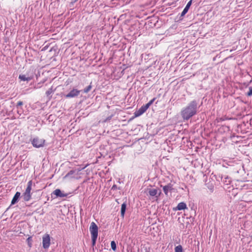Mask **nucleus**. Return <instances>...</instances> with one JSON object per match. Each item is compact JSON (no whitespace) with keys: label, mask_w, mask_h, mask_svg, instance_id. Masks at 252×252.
<instances>
[{"label":"nucleus","mask_w":252,"mask_h":252,"mask_svg":"<svg viewBox=\"0 0 252 252\" xmlns=\"http://www.w3.org/2000/svg\"><path fill=\"white\" fill-rule=\"evenodd\" d=\"M197 105L198 103L196 100H192L181 111V115L183 120H188L196 114L198 108Z\"/></svg>","instance_id":"nucleus-1"},{"label":"nucleus","mask_w":252,"mask_h":252,"mask_svg":"<svg viewBox=\"0 0 252 252\" xmlns=\"http://www.w3.org/2000/svg\"><path fill=\"white\" fill-rule=\"evenodd\" d=\"M43 247L45 249H47L50 245V237L48 234H45L42 238Z\"/></svg>","instance_id":"nucleus-2"},{"label":"nucleus","mask_w":252,"mask_h":252,"mask_svg":"<svg viewBox=\"0 0 252 252\" xmlns=\"http://www.w3.org/2000/svg\"><path fill=\"white\" fill-rule=\"evenodd\" d=\"M45 140L39 139L38 138H34L32 141V144L33 147L39 148L44 146Z\"/></svg>","instance_id":"nucleus-3"},{"label":"nucleus","mask_w":252,"mask_h":252,"mask_svg":"<svg viewBox=\"0 0 252 252\" xmlns=\"http://www.w3.org/2000/svg\"><path fill=\"white\" fill-rule=\"evenodd\" d=\"M90 230L91 233L92 237H97L98 236V227L97 225L94 222H92L91 223L90 227Z\"/></svg>","instance_id":"nucleus-4"},{"label":"nucleus","mask_w":252,"mask_h":252,"mask_svg":"<svg viewBox=\"0 0 252 252\" xmlns=\"http://www.w3.org/2000/svg\"><path fill=\"white\" fill-rule=\"evenodd\" d=\"M80 91L77 89H73L68 94L65 95L66 97H73L79 94Z\"/></svg>","instance_id":"nucleus-5"},{"label":"nucleus","mask_w":252,"mask_h":252,"mask_svg":"<svg viewBox=\"0 0 252 252\" xmlns=\"http://www.w3.org/2000/svg\"><path fill=\"white\" fill-rule=\"evenodd\" d=\"M20 195H21V193L20 192L17 191L16 192V193L15 194L14 197H13V198L12 199V201L11 202V205H14L18 202L19 199L20 197Z\"/></svg>","instance_id":"nucleus-6"},{"label":"nucleus","mask_w":252,"mask_h":252,"mask_svg":"<svg viewBox=\"0 0 252 252\" xmlns=\"http://www.w3.org/2000/svg\"><path fill=\"white\" fill-rule=\"evenodd\" d=\"M53 193L56 195L57 197H63L67 196V193H63L60 189H55Z\"/></svg>","instance_id":"nucleus-7"},{"label":"nucleus","mask_w":252,"mask_h":252,"mask_svg":"<svg viewBox=\"0 0 252 252\" xmlns=\"http://www.w3.org/2000/svg\"><path fill=\"white\" fill-rule=\"evenodd\" d=\"M192 0H189L188 3H187V5L186 6L185 8H184V9L183 10V11H182V13H181V16H184L188 11L191 3H192Z\"/></svg>","instance_id":"nucleus-8"},{"label":"nucleus","mask_w":252,"mask_h":252,"mask_svg":"<svg viewBox=\"0 0 252 252\" xmlns=\"http://www.w3.org/2000/svg\"><path fill=\"white\" fill-rule=\"evenodd\" d=\"M22 197L25 201L30 200L31 198V192L25 190V192L23 194Z\"/></svg>","instance_id":"nucleus-9"},{"label":"nucleus","mask_w":252,"mask_h":252,"mask_svg":"<svg viewBox=\"0 0 252 252\" xmlns=\"http://www.w3.org/2000/svg\"><path fill=\"white\" fill-rule=\"evenodd\" d=\"M146 110L142 106L138 110L135 111L134 113V116L135 117H138L143 114Z\"/></svg>","instance_id":"nucleus-10"},{"label":"nucleus","mask_w":252,"mask_h":252,"mask_svg":"<svg viewBox=\"0 0 252 252\" xmlns=\"http://www.w3.org/2000/svg\"><path fill=\"white\" fill-rule=\"evenodd\" d=\"M172 189V186L170 184L165 186L163 187V190L166 195H167L168 192L169 190Z\"/></svg>","instance_id":"nucleus-11"},{"label":"nucleus","mask_w":252,"mask_h":252,"mask_svg":"<svg viewBox=\"0 0 252 252\" xmlns=\"http://www.w3.org/2000/svg\"><path fill=\"white\" fill-rule=\"evenodd\" d=\"M126 205L125 203H124L123 204H122V205L121 206V214L123 218H124V216H125V214L126 210Z\"/></svg>","instance_id":"nucleus-12"},{"label":"nucleus","mask_w":252,"mask_h":252,"mask_svg":"<svg viewBox=\"0 0 252 252\" xmlns=\"http://www.w3.org/2000/svg\"><path fill=\"white\" fill-rule=\"evenodd\" d=\"M19 78L21 81H29L32 79V77H27L26 75H20L19 76Z\"/></svg>","instance_id":"nucleus-13"},{"label":"nucleus","mask_w":252,"mask_h":252,"mask_svg":"<svg viewBox=\"0 0 252 252\" xmlns=\"http://www.w3.org/2000/svg\"><path fill=\"white\" fill-rule=\"evenodd\" d=\"M187 208L186 203L184 202H181L178 204L177 208L178 210H182Z\"/></svg>","instance_id":"nucleus-14"},{"label":"nucleus","mask_w":252,"mask_h":252,"mask_svg":"<svg viewBox=\"0 0 252 252\" xmlns=\"http://www.w3.org/2000/svg\"><path fill=\"white\" fill-rule=\"evenodd\" d=\"M158 192V190L156 189H150L149 190V194L152 196H155Z\"/></svg>","instance_id":"nucleus-15"},{"label":"nucleus","mask_w":252,"mask_h":252,"mask_svg":"<svg viewBox=\"0 0 252 252\" xmlns=\"http://www.w3.org/2000/svg\"><path fill=\"white\" fill-rule=\"evenodd\" d=\"M32 180L30 181L28 183V186L26 189V191H28V192H31L32 190Z\"/></svg>","instance_id":"nucleus-16"},{"label":"nucleus","mask_w":252,"mask_h":252,"mask_svg":"<svg viewBox=\"0 0 252 252\" xmlns=\"http://www.w3.org/2000/svg\"><path fill=\"white\" fill-rule=\"evenodd\" d=\"M175 252H183V248L181 245H178L175 248Z\"/></svg>","instance_id":"nucleus-17"},{"label":"nucleus","mask_w":252,"mask_h":252,"mask_svg":"<svg viewBox=\"0 0 252 252\" xmlns=\"http://www.w3.org/2000/svg\"><path fill=\"white\" fill-rule=\"evenodd\" d=\"M111 248H112V249L114 251H115L116 250V249H117V246H116V243L115 242V241H112L111 242Z\"/></svg>","instance_id":"nucleus-18"},{"label":"nucleus","mask_w":252,"mask_h":252,"mask_svg":"<svg viewBox=\"0 0 252 252\" xmlns=\"http://www.w3.org/2000/svg\"><path fill=\"white\" fill-rule=\"evenodd\" d=\"M75 172V170H71L64 176V178H67L71 177V175L74 174Z\"/></svg>","instance_id":"nucleus-19"},{"label":"nucleus","mask_w":252,"mask_h":252,"mask_svg":"<svg viewBox=\"0 0 252 252\" xmlns=\"http://www.w3.org/2000/svg\"><path fill=\"white\" fill-rule=\"evenodd\" d=\"M97 237H92V246L94 247L96 243Z\"/></svg>","instance_id":"nucleus-20"},{"label":"nucleus","mask_w":252,"mask_h":252,"mask_svg":"<svg viewBox=\"0 0 252 252\" xmlns=\"http://www.w3.org/2000/svg\"><path fill=\"white\" fill-rule=\"evenodd\" d=\"M91 88H92V86H91V85H90L87 88H86L84 89V92L85 93H88L91 90Z\"/></svg>","instance_id":"nucleus-21"},{"label":"nucleus","mask_w":252,"mask_h":252,"mask_svg":"<svg viewBox=\"0 0 252 252\" xmlns=\"http://www.w3.org/2000/svg\"><path fill=\"white\" fill-rule=\"evenodd\" d=\"M214 188V186L212 183L209 184L208 186V188L210 189V190L211 192H212L213 191Z\"/></svg>","instance_id":"nucleus-22"},{"label":"nucleus","mask_w":252,"mask_h":252,"mask_svg":"<svg viewBox=\"0 0 252 252\" xmlns=\"http://www.w3.org/2000/svg\"><path fill=\"white\" fill-rule=\"evenodd\" d=\"M27 241L28 243L29 246L31 247L32 245V239L31 237H29L27 238Z\"/></svg>","instance_id":"nucleus-23"},{"label":"nucleus","mask_w":252,"mask_h":252,"mask_svg":"<svg viewBox=\"0 0 252 252\" xmlns=\"http://www.w3.org/2000/svg\"><path fill=\"white\" fill-rule=\"evenodd\" d=\"M52 93H53L52 88H50V89H49L48 91H46V94L47 95V96H49V95H50Z\"/></svg>","instance_id":"nucleus-24"},{"label":"nucleus","mask_w":252,"mask_h":252,"mask_svg":"<svg viewBox=\"0 0 252 252\" xmlns=\"http://www.w3.org/2000/svg\"><path fill=\"white\" fill-rule=\"evenodd\" d=\"M248 96H252V87L249 88V91L247 93Z\"/></svg>","instance_id":"nucleus-25"},{"label":"nucleus","mask_w":252,"mask_h":252,"mask_svg":"<svg viewBox=\"0 0 252 252\" xmlns=\"http://www.w3.org/2000/svg\"><path fill=\"white\" fill-rule=\"evenodd\" d=\"M150 105L148 103L146 105L142 106L144 109L146 111L147 109L150 107Z\"/></svg>","instance_id":"nucleus-26"},{"label":"nucleus","mask_w":252,"mask_h":252,"mask_svg":"<svg viewBox=\"0 0 252 252\" xmlns=\"http://www.w3.org/2000/svg\"><path fill=\"white\" fill-rule=\"evenodd\" d=\"M155 99H156V98H154L153 99L151 100L148 102V103H149L150 105H151L153 103V102H154V101H155Z\"/></svg>","instance_id":"nucleus-27"},{"label":"nucleus","mask_w":252,"mask_h":252,"mask_svg":"<svg viewBox=\"0 0 252 252\" xmlns=\"http://www.w3.org/2000/svg\"><path fill=\"white\" fill-rule=\"evenodd\" d=\"M22 105H23V102L20 101L17 103V106L18 107V106H21Z\"/></svg>","instance_id":"nucleus-28"},{"label":"nucleus","mask_w":252,"mask_h":252,"mask_svg":"<svg viewBox=\"0 0 252 252\" xmlns=\"http://www.w3.org/2000/svg\"><path fill=\"white\" fill-rule=\"evenodd\" d=\"M116 188H117V186H116V185H113V187H112V189H116Z\"/></svg>","instance_id":"nucleus-29"},{"label":"nucleus","mask_w":252,"mask_h":252,"mask_svg":"<svg viewBox=\"0 0 252 252\" xmlns=\"http://www.w3.org/2000/svg\"><path fill=\"white\" fill-rule=\"evenodd\" d=\"M148 252V251H147V252Z\"/></svg>","instance_id":"nucleus-30"}]
</instances>
